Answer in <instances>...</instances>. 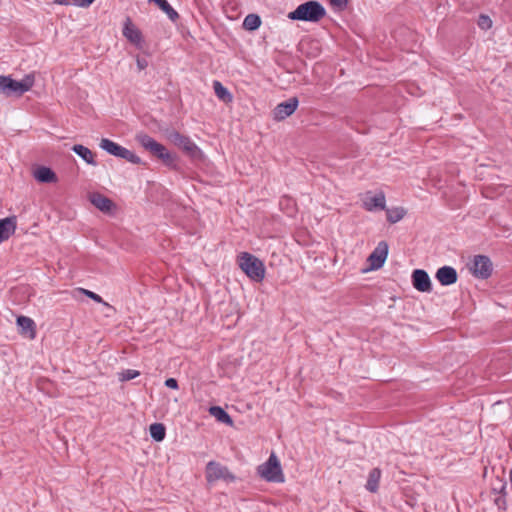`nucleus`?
<instances>
[{"mask_svg": "<svg viewBox=\"0 0 512 512\" xmlns=\"http://www.w3.org/2000/svg\"><path fill=\"white\" fill-rule=\"evenodd\" d=\"M326 15L324 6L315 0L300 4L295 10L289 12L290 20L306 21L316 23Z\"/></svg>", "mask_w": 512, "mask_h": 512, "instance_id": "f257e3e1", "label": "nucleus"}, {"mask_svg": "<svg viewBox=\"0 0 512 512\" xmlns=\"http://www.w3.org/2000/svg\"><path fill=\"white\" fill-rule=\"evenodd\" d=\"M237 262L240 269L252 281H263L265 277V266L264 263L259 258L248 252H242L238 255Z\"/></svg>", "mask_w": 512, "mask_h": 512, "instance_id": "f03ea898", "label": "nucleus"}, {"mask_svg": "<svg viewBox=\"0 0 512 512\" xmlns=\"http://www.w3.org/2000/svg\"><path fill=\"white\" fill-rule=\"evenodd\" d=\"M136 140L143 148L151 154L161 159L165 165L175 167L176 156L171 154L164 145L158 143L152 137L145 133L136 135Z\"/></svg>", "mask_w": 512, "mask_h": 512, "instance_id": "7ed1b4c3", "label": "nucleus"}, {"mask_svg": "<svg viewBox=\"0 0 512 512\" xmlns=\"http://www.w3.org/2000/svg\"><path fill=\"white\" fill-rule=\"evenodd\" d=\"M257 473L268 482L282 483L285 480L280 461L274 452L266 462L257 467Z\"/></svg>", "mask_w": 512, "mask_h": 512, "instance_id": "20e7f679", "label": "nucleus"}, {"mask_svg": "<svg viewBox=\"0 0 512 512\" xmlns=\"http://www.w3.org/2000/svg\"><path fill=\"white\" fill-rule=\"evenodd\" d=\"M34 84V76L26 75L21 81H16L8 76H0V92L7 96H21L29 91Z\"/></svg>", "mask_w": 512, "mask_h": 512, "instance_id": "39448f33", "label": "nucleus"}, {"mask_svg": "<svg viewBox=\"0 0 512 512\" xmlns=\"http://www.w3.org/2000/svg\"><path fill=\"white\" fill-rule=\"evenodd\" d=\"M168 140L179 147L184 153L193 160H200L203 157L200 148L187 136L177 131H172L167 136Z\"/></svg>", "mask_w": 512, "mask_h": 512, "instance_id": "423d86ee", "label": "nucleus"}, {"mask_svg": "<svg viewBox=\"0 0 512 512\" xmlns=\"http://www.w3.org/2000/svg\"><path fill=\"white\" fill-rule=\"evenodd\" d=\"M236 477L229 471V469L216 461H210L206 465V480L213 483L218 480L226 482H234Z\"/></svg>", "mask_w": 512, "mask_h": 512, "instance_id": "0eeeda50", "label": "nucleus"}, {"mask_svg": "<svg viewBox=\"0 0 512 512\" xmlns=\"http://www.w3.org/2000/svg\"><path fill=\"white\" fill-rule=\"evenodd\" d=\"M492 270V262L487 256H474L470 265V271L475 277L480 279H487L492 274Z\"/></svg>", "mask_w": 512, "mask_h": 512, "instance_id": "6e6552de", "label": "nucleus"}, {"mask_svg": "<svg viewBox=\"0 0 512 512\" xmlns=\"http://www.w3.org/2000/svg\"><path fill=\"white\" fill-rule=\"evenodd\" d=\"M388 255V245L385 241L378 243L376 248L369 255L367 261L370 270H377L383 266Z\"/></svg>", "mask_w": 512, "mask_h": 512, "instance_id": "1a4fd4ad", "label": "nucleus"}, {"mask_svg": "<svg viewBox=\"0 0 512 512\" xmlns=\"http://www.w3.org/2000/svg\"><path fill=\"white\" fill-rule=\"evenodd\" d=\"M299 104L297 97H291L288 100L279 103L273 110V118L276 121H282L291 116Z\"/></svg>", "mask_w": 512, "mask_h": 512, "instance_id": "9d476101", "label": "nucleus"}, {"mask_svg": "<svg viewBox=\"0 0 512 512\" xmlns=\"http://www.w3.org/2000/svg\"><path fill=\"white\" fill-rule=\"evenodd\" d=\"M413 287L419 292H431L432 284L428 273L422 269H416L412 272Z\"/></svg>", "mask_w": 512, "mask_h": 512, "instance_id": "9b49d317", "label": "nucleus"}, {"mask_svg": "<svg viewBox=\"0 0 512 512\" xmlns=\"http://www.w3.org/2000/svg\"><path fill=\"white\" fill-rule=\"evenodd\" d=\"M385 203V195L382 192L377 194L368 192L363 198V206L367 211L383 210L385 209Z\"/></svg>", "mask_w": 512, "mask_h": 512, "instance_id": "f8f14e48", "label": "nucleus"}, {"mask_svg": "<svg viewBox=\"0 0 512 512\" xmlns=\"http://www.w3.org/2000/svg\"><path fill=\"white\" fill-rule=\"evenodd\" d=\"M123 35L129 42L137 46L142 47L143 37L141 31L131 22L129 18L126 19L123 28Z\"/></svg>", "mask_w": 512, "mask_h": 512, "instance_id": "ddd939ff", "label": "nucleus"}, {"mask_svg": "<svg viewBox=\"0 0 512 512\" xmlns=\"http://www.w3.org/2000/svg\"><path fill=\"white\" fill-rule=\"evenodd\" d=\"M90 202L101 212L103 213H111L115 209L114 202L108 197L100 194V193H92L89 196Z\"/></svg>", "mask_w": 512, "mask_h": 512, "instance_id": "4468645a", "label": "nucleus"}, {"mask_svg": "<svg viewBox=\"0 0 512 512\" xmlns=\"http://www.w3.org/2000/svg\"><path fill=\"white\" fill-rule=\"evenodd\" d=\"M435 277L441 285L449 286L456 283L458 275L453 267L443 266L437 270Z\"/></svg>", "mask_w": 512, "mask_h": 512, "instance_id": "2eb2a0df", "label": "nucleus"}, {"mask_svg": "<svg viewBox=\"0 0 512 512\" xmlns=\"http://www.w3.org/2000/svg\"><path fill=\"white\" fill-rule=\"evenodd\" d=\"M16 217L0 219V243L8 240L16 231Z\"/></svg>", "mask_w": 512, "mask_h": 512, "instance_id": "dca6fc26", "label": "nucleus"}, {"mask_svg": "<svg viewBox=\"0 0 512 512\" xmlns=\"http://www.w3.org/2000/svg\"><path fill=\"white\" fill-rule=\"evenodd\" d=\"M17 325L20 328V333L34 339L36 336L34 321L26 316H19L17 318Z\"/></svg>", "mask_w": 512, "mask_h": 512, "instance_id": "f3484780", "label": "nucleus"}, {"mask_svg": "<svg viewBox=\"0 0 512 512\" xmlns=\"http://www.w3.org/2000/svg\"><path fill=\"white\" fill-rule=\"evenodd\" d=\"M100 148L106 151L108 154L113 155L115 157L121 158L124 154L125 147L113 142L110 139L103 138L99 144Z\"/></svg>", "mask_w": 512, "mask_h": 512, "instance_id": "a211bd4d", "label": "nucleus"}, {"mask_svg": "<svg viewBox=\"0 0 512 512\" xmlns=\"http://www.w3.org/2000/svg\"><path fill=\"white\" fill-rule=\"evenodd\" d=\"M380 479H381V470L379 468H373L369 472L365 488L371 493H376L379 489Z\"/></svg>", "mask_w": 512, "mask_h": 512, "instance_id": "6ab92c4d", "label": "nucleus"}, {"mask_svg": "<svg viewBox=\"0 0 512 512\" xmlns=\"http://www.w3.org/2000/svg\"><path fill=\"white\" fill-rule=\"evenodd\" d=\"M72 151L81 157L87 164L93 166L97 164L94 158V153L89 148L76 144L72 147Z\"/></svg>", "mask_w": 512, "mask_h": 512, "instance_id": "aec40b11", "label": "nucleus"}, {"mask_svg": "<svg viewBox=\"0 0 512 512\" xmlns=\"http://www.w3.org/2000/svg\"><path fill=\"white\" fill-rule=\"evenodd\" d=\"M209 414L215 417L216 420L220 423H224L229 426L233 425L231 416L220 406H211L209 408Z\"/></svg>", "mask_w": 512, "mask_h": 512, "instance_id": "412c9836", "label": "nucleus"}, {"mask_svg": "<svg viewBox=\"0 0 512 512\" xmlns=\"http://www.w3.org/2000/svg\"><path fill=\"white\" fill-rule=\"evenodd\" d=\"M155 3L172 22H176L179 18L177 11L168 3L167 0H148Z\"/></svg>", "mask_w": 512, "mask_h": 512, "instance_id": "4be33fe9", "label": "nucleus"}, {"mask_svg": "<svg viewBox=\"0 0 512 512\" xmlns=\"http://www.w3.org/2000/svg\"><path fill=\"white\" fill-rule=\"evenodd\" d=\"M34 176L39 182L43 183H50L56 180L55 173L48 167H39L35 171Z\"/></svg>", "mask_w": 512, "mask_h": 512, "instance_id": "5701e85b", "label": "nucleus"}, {"mask_svg": "<svg viewBox=\"0 0 512 512\" xmlns=\"http://www.w3.org/2000/svg\"><path fill=\"white\" fill-rule=\"evenodd\" d=\"M213 89H214V92H215V95L220 99L222 100L223 102L225 103H229L232 101L233 99V96L232 94L227 90V88H225L221 82L219 81H214L213 82Z\"/></svg>", "mask_w": 512, "mask_h": 512, "instance_id": "b1692460", "label": "nucleus"}, {"mask_svg": "<svg viewBox=\"0 0 512 512\" xmlns=\"http://www.w3.org/2000/svg\"><path fill=\"white\" fill-rule=\"evenodd\" d=\"M150 435L155 441H162L166 435L165 426L162 423H154L149 427Z\"/></svg>", "mask_w": 512, "mask_h": 512, "instance_id": "393cba45", "label": "nucleus"}, {"mask_svg": "<svg viewBox=\"0 0 512 512\" xmlns=\"http://www.w3.org/2000/svg\"><path fill=\"white\" fill-rule=\"evenodd\" d=\"M260 25L261 19L256 14H248L243 21V27L248 31H254L258 29Z\"/></svg>", "mask_w": 512, "mask_h": 512, "instance_id": "a878e982", "label": "nucleus"}, {"mask_svg": "<svg viewBox=\"0 0 512 512\" xmlns=\"http://www.w3.org/2000/svg\"><path fill=\"white\" fill-rule=\"evenodd\" d=\"M406 214V211L402 207L390 208L386 210L387 220L394 224L400 221Z\"/></svg>", "mask_w": 512, "mask_h": 512, "instance_id": "bb28decb", "label": "nucleus"}, {"mask_svg": "<svg viewBox=\"0 0 512 512\" xmlns=\"http://www.w3.org/2000/svg\"><path fill=\"white\" fill-rule=\"evenodd\" d=\"M79 290H80V292H82L83 294H85L87 297L94 300L95 302L102 303L109 310L115 311L114 307L111 306L109 303L105 302L100 295H98L90 290L83 289V288H80Z\"/></svg>", "mask_w": 512, "mask_h": 512, "instance_id": "cd10ccee", "label": "nucleus"}, {"mask_svg": "<svg viewBox=\"0 0 512 512\" xmlns=\"http://www.w3.org/2000/svg\"><path fill=\"white\" fill-rule=\"evenodd\" d=\"M122 159L127 160L128 162H131L133 164H141L142 161L139 156H137L134 152L128 150L127 148L124 151Z\"/></svg>", "mask_w": 512, "mask_h": 512, "instance_id": "c85d7f7f", "label": "nucleus"}, {"mask_svg": "<svg viewBox=\"0 0 512 512\" xmlns=\"http://www.w3.org/2000/svg\"><path fill=\"white\" fill-rule=\"evenodd\" d=\"M478 26L483 30H488L492 27V20L487 15H480L478 19Z\"/></svg>", "mask_w": 512, "mask_h": 512, "instance_id": "c756f323", "label": "nucleus"}, {"mask_svg": "<svg viewBox=\"0 0 512 512\" xmlns=\"http://www.w3.org/2000/svg\"><path fill=\"white\" fill-rule=\"evenodd\" d=\"M137 376H139V372L137 370L127 369L120 374V380L128 381L136 378Z\"/></svg>", "mask_w": 512, "mask_h": 512, "instance_id": "7c9ffc66", "label": "nucleus"}, {"mask_svg": "<svg viewBox=\"0 0 512 512\" xmlns=\"http://www.w3.org/2000/svg\"><path fill=\"white\" fill-rule=\"evenodd\" d=\"M95 0H72L73 4L79 7H89Z\"/></svg>", "mask_w": 512, "mask_h": 512, "instance_id": "2f4dec72", "label": "nucleus"}, {"mask_svg": "<svg viewBox=\"0 0 512 512\" xmlns=\"http://www.w3.org/2000/svg\"><path fill=\"white\" fill-rule=\"evenodd\" d=\"M165 385L168 388H171V389H177L178 388V382H177V380L175 378H168L165 381Z\"/></svg>", "mask_w": 512, "mask_h": 512, "instance_id": "473e14b6", "label": "nucleus"}, {"mask_svg": "<svg viewBox=\"0 0 512 512\" xmlns=\"http://www.w3.org/2000/svg\"><path fill=\"white\" fill-rule=\"evenodd\" d=\"M136 63H137V67L138 69L141 71V70H144L147 66H148V62L146 59L144 58H137L136 60Z\"/></svg>", "mask_w": 512, "mask_h": 512, "instance_id": "72a5a7b5", "label": "nucleus"}, {"mask_svg": "<svg viewBox=\"0 0 512 512\" xmlns=\"http://www.w3.org/2000/svg\"><path fill=\"white\" fill-rule=\"evenodd\" d=\"M333 6H337L339 8H344L347 5V0H330Z\"/></svg>", "mask_w": 512, "mask_h": 512, "instance_id": "f704fd0d", "label": "nucleus"}, {"mask_svg": "<svg viewBox=\"0 0 512 512\" xmlns=\"http://www.w3.org/2000/svg\"><path fill=\"white\" fill-rule=\"evenodd\" d=\"M499 493H500L503 497H505V496H506L507 492H506V483H505V482H503V483L501 484V487H500Z\"/></svg>", "mask_w": 512, "mask_h": 512, "instance_id": "c9c22d12", "label": "nucleus"}, {"mask_svg": "<svg viewBox=\"0 0 512 512\" xmlns=\"http://www.w3.org/2000/svg\"><path fill=\"white\" fill-rule=\"evenodd\" d=\"M54 3L60 4V5H70L71 0H54Z\"/></svg>", "mask_w": 512, "mask_h": 512, "instance_id": "e433bc0d", "label": "nucleus"}, {"mask_svg": "<svg viewBox=\"0 0 512 512\" xmlns=\"http://www.w3.org/2000/svg\"><path fill=\"white\" fill-rule=\"evenodd\" d=\"M502 503H505V500L501 501V498L496 499V504L497 505L502 504Z\"/></svg>", "mask_w": 512, "mask_h": 512, "instance_id": "4c0bfd02", "label": "nucleus"}, {"mask_svg": "<svg viewBox=\"0 0 512 512\" xmlns=\"http://www.w3.org/2000/svg\"><path fill=\"white\" fill-rule=\"evenodd\" d=\"M502 503H505V500L501 501V498L496 499V504L497 505L502 504Z\"/></svg>", "mask_w": 512, "mask_h": 512, "instance_id": "58836bf2", "label": "nucleus"}, {"mask_svg": "<svg viewBox=\"0 0 512 512\" xmlns=\"http://www.w3.org/2000/svg\"><path fill=\"white\" fill-rule=\"evenodd\" d=\"M502 503H505V500L501 501V498L496 499V504L497 505L502 504Z\"/></svg>", "mask_w": 512, "mask_h": 512, "instance_id": "ea45409f", "label": "nucleus"}]
</instances>
